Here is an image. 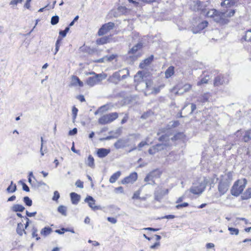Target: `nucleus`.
Wrapping results in <instances>:
<instances>
[{
    "instance_id": "obj_6",
    "label": "nucleus",
    "mask_w": 251,
    "mask_h": 251,
    "mask_svg": "<svg viewBox=\"0 0 251 251\" xmlns=\"http://www.w3.org/2000/svg\"><path fill=\"white\" fill-rule=\"evenodd\" d=\"M207 184V181L205 179H204L201 181L198 185L196 184L193 185L190 188V191L195 195H199L202 193V192L204 190L206 185Z\"/></svg>"
},
{
    "instance_id": "obj_59",
    "label": "nucleus",
    "mask_w": 251,
    "mask_h": 251,
    "mask_svg": "<svg viewBox=\"0 0 251 251\" xmlns=\"http://www.w3.org/2000/svg\"><path fill=\"white\" fill-rule=\"evenodd\" d=\"M77 128H74V129H73L72 130H71L69 131V134L70 135H74L77 133Z\"/></svg>"
},
{
    "instance_id": "obj_21",
    "label": "nucleus",
    "mask_w": 251,
    "mask_h": 251,
    "mask_svg": "<svg viewBox=\"0 0 251 251\" xmlns=\"http://www.w3.org/2000/svg\"><path fill=\"white\" fill-rule=\"evenodd\" d=\"M153 59V55H151L149 57L144 60V61L140 64V67L142 69L145 68L146 66L150 64V63L152 61Z\"/></svg>"
},
{
    "instance_id": "obj_49",
    "label": "nucleus",
    "mask_w": 251,
    "mask_h": 251,
    "mask_svg": "<svg viewBox=\"0 0 251 251\" xmlns=\"http://www.w3.org/2000/svg\"><path fill=\"white\" fill-rule=\"evenodd\" d=\"M19 183H21V185H22L23 189L24 191H25L26 192H29V187L27 186V185L24 181H23L22 180H20L19 181Z\"/></svg>"
},
{
    "instance_id": "obj_24",
    "label": "nucleus",
    "mask_w": 251,
    "mask_h": 251,
    "mask_svg": "<svg viewBox=\"0 0 251 251\" xmlns=\"http://www.w3.org/2000/svg\"><path fill=\"white\" fill-rule=\"evenodd\" d=\"M70 196L73 204H76L78 203L80 199V196L79 195L75 192H72L70 194Z\"/></svg>"
},
{
    "instance_id": "obj_18",
    "label": "nucleus",
    "mask_w": 251,
    "mask_h": 251,
    "mask_svg": "<svg viewBox=\"0 0 251 251\" xmlns=\"http://www.w3.org/2000/svg\"><path fill=\"white\" fill-rule=\"evenodd\" d=\"M179 125V123L178 121H171L167 125L165 129L162 128L159 129L160 132L158 133L159 134L160 132H165L166 130L172 129L173 128Z\"/></svg>"
},
{
    "instance_id": "obj_43",
    "label": "nucleus",
    "mask_w": 251,
    "mask_h": 251,
    "mask_svg": "<svg viewBox=\"0 0 251 251\" xmlns=\"http://www.w3.org/2000/svg\"><path fill=\"white\" fill-rule=\"evenodd\" d=\"M208 25V22L206 21L202 22L198 25V28L200 30H201L205 28Z\"/></svg>"
},
{
    "instance_id": "obj_47",
    "label": "nucleus",
    "mask_w": 251,
    "mask_h": 251,
    "mask_svg": "<svg viewBox=\"0 0 251 251\" xmlns=\"http://www.w3.org/2000/svg\"><path fill=\"white\" fill-rule=\"evenodd\" d=\"M158 147H159V146H154L152 147L149 150V153L150 154H155L156 152H157L156 148H158Z\"/></svg>"
},
{
    "instance_id": "obj_42",
    "label": "nucleus",
    "mask_w": 251,
    "mask_h": 251,
    "mask_svg": "<svg viewBox=\"0 0 251 251\" xmlns=\"http://www.w3.org/2000/svg\"><path fill=\"white\" fill-rule=\"evenodd\" d=\"M58 211L59 213L62 214L64 216L67 215L66 213V207L65 206L61 205L59 206L58 208Z\"/></svg>"
},
{
    "instance_id": "obj_15",
    "label": "nucleus",
    "mask_w": 251,
    "mask_h": 251,
    "mask_svg": "<svg viewBox=\"0 0 251 251\" xmlns=\"http://www.w3.org/2000/svg\"><path fill=\"white\" fill-rule=\"evenodd\" d=\"M84 201L85 202H87L88 203V205L89 206V207H91V209L93 210H96L101 209L100 206L95 205V200L92 197L90 196H87L85 198Z\"/></svg>"
},
{
    "instance_id": "obj_9",
    "label": "nucleus",
    "mask_w": 251,
    "mask_h": 251,
    "mask_svg": "<svg viewBox=\"0 0 251 251\" xmlns=\"http://www.w3.org/2000/svg\"><path fill=\"white\" fill-rule=\"evenodd\" d=\"M206 5L204 2L200 0L194 1L191 4V8L194 11H201V13L204 14L205 13Z\"/></svg>"
},
{
    "instance_id": "obj_11",
    "label": "nucleus",
    "mask_w": 251,
    "mask_h": 251,
    "mask_svg": "<svg viewBox=\"0 0 251 251\" xmlns=\"http://www.w3.org/2000/svg\"><path fill=\"white\" fill-rule=\"evenodd\" d=\"M159 140L160 141H165V143L158 144L155 145L159 146V147L156 148L157 151L166 150L170 145L169 143V138L166 134L161 136L159 138Z\"/></svg>"
},
{
    "instance_id": "obj_33",
    "label": "nucleus",
    "mask_w": 251,
    "mask_h": 251,
    "mask_svg": "<svg viewBox=\"0 0 251 251\" xmlns=\"http://www.w3.org/2000/svg\"><path fill=\"white\" fill-rule=\"evenodd\" d=\"M86 164L91 168H94V159L92 155H90L88 156L87 160L86 161Z\"/></svg>"
},
{
    "instance_id": "obj_48",
    "label": "nucleus",
    "mask_w": 251,
    "mask_h": 251,
    "mask_svg": "<svg viewBox=\"0 0 251 251\" xmlns=\"http://www.w3.org/2000/svg\"><path fill=\"white\" fill-rule=\"evenodd\" d=\"M224 13L226 14V18L228 17H231L233 16L235 13V10H230L229 11H226V12H224Z\"/></svg>"
},
{
    "instance_id": "obj_13",
    "label": "nucleus",
    "mask_w": 251,
    "mask_h": 251,
    "mask_svg": "<svg viewBox=\"0 0 251 251\" xmlns=\"http://www.w3.org/2000/svg\"><path fill=\"white\" fill-rule=\"evenodd\" d=\"M226 14L224 12H219L216 13L214 16L213 20L217 23H220L222 24H226L228 22V20L226 18Z\"/></svg>"
},
{
    "instance_id": "obj_1",
    "label": "nucleus",
    "mask_w": 251,
    "mask_h": 251,
    "mask_svg": "<svg viewBox=\"0 0 251 251\" xmlns=\"http://www.w3.org/2000/svg\"><path fill=\"white\" fill-rule=\"evenodd\" d=\"M247 181L246 178L238 179L235 182L231 189V194L234 196H238L245 189Z\"/></svg>"
},
{
    "instance_id": "obj_64",
    "label": "nucleus",
    "mask_w": 251,
    "mask_h": 251,
    "mask_svg": "<svg viewBox=\"0 0 251 251\" xmlns=\"http://www.w3.org/2000/svg\"><path fill=\"white\" fill-rule=\"evenodd\" d=\"M191 113H192L193 111L196 110V105L194 103H191Z\"/></svg>"
},
{
    "instance_id": "obj_38",
    "label": "nucleus",
    "mask_w": 251,
    "mask_h": 251,
    "mask_svg": "<svg viewBox=\"0 0 251 251\" xmlns=\"http://www.w3.org/2000/svg\"><path fill=\"white\" fill-rule=\"evenodd\" d=\"M112 106L110 104L103 105L99 108V110L102 112L111 109Z\"/></svg>"
},
{
    "instance_id": "obj_44",
    "label": "nucleus",
    "mask_w": 251,
    "mask_h": 251,
    "mask_svg": "<svg viewBox=\"0 0 251 251\" xmlns=\"http://www.w3.org/2000/svg\"><path fill=\"white\" fill-rule=\"evenodd\" d=\"M228 230L230 231V233L231 235H238L239 234V230L237 228L228 227Z\"/></svg>"
},
{
    "instance_id": "obj_53",
    "label": "nucleus",
    "mask_w": 251,
    "mask_h": 251,
    "mask_svg": "<svg viewBox=\"0 0 251 251\" xmlns=\"http://www.w3.org/2000/svg\"><path fill=\"white\" fill-rule=\"evenodd\" d=\"M140 191H136L132 197V199H139L140 198Z\"/></svg>"
},
{
    "instance_id": "obj_12",
    "label": "nucleus",
    "mask_w": 251,
    "mask_h": 251,
    "mask_svg": "<svg viewBox=\"0 0 251 251\" xmlns=\"http://www.w3.org/2000/svg\"><path fill=\"white\" fill-rule=\"evenodd\" d=\"M114 26V24L112 22H109L103 25L99 29L98 35L102 36L106 34L110 30L112 29Z\"/></svg>"
},
{
    "instance_id": "obj_14",
    "label": "nucleus",
    "mask_w": 251,
    "mask_h": 251,
    "mask_svg": "<svg viewBox=\"0 0 251 251\" xmlns=\"http://www.w3.org/2000/svg\"><path fill=\"white\" fill-rule=\"evenodd\" d=\"M138 176L136 172L131 173L128 176L126 177L122 180L123 184L133 183L137 179Z\"/></svg>"
},
{
    "instance_id": "obj_27",
    "label": "nucleus",
    "mask_w": 251,
    "mask_h": 251,
    "mask_svg": "<svg viewBox=\"0 0 251 251\" xmlns=\"http://www.w3.org/2000/svg\"><path fill=\"white\" fill-rule=\"evenodd\" d=\"M210 97V95L209 93H204L199 97L198 100L201 102L204 103L208 100Z\"/></svg>"
},
{
    "instance_id": "obj_23",
    "label": "nucleus",
    "mask_w": 251,
    "mask_h": 251,
    "mask_svg": "<svg viewBox=\"0 0 251 251\" xmlns=\"http://www.w3.org/2000/svg\"><path fill=\"white\" fill-rule=\"evenodd\" d=\"M143 47V44L142 43H138L136 45L133 46L129 51V54H135L136 52L141 50Z\"/></svg>"
},
{
    "instance_id": "obj_31",
    "label": "nucleus",
    "mask_w": 251,
    "mask_h": 251,
    "mask_svg": "<svg viewBox=\"0 0 251 251\" xmlns=\"http://www.w3.org/2000/svg\"><path fill=\"white\" fill-rule=\"evenodd\" d=\"M51 232L52 229L50 227H45L41 230L40 234L44 236H47L50 234Z\"/></svg>"
},
{
    "instance_id": "obj_22",
    "label": "nucleus",
    "mask_w": 251,
    "mask_h": 251,
    "mask_svg": "<svg viewBox=\"0 0 251 251\" xmlns=\"http://www.w3.org/2000/svg\"><path fill=\"white\" fill-rule=\"evenodd\" d=\"M164 87V85H160L157 87H152L151 90H148V91H146L144 92V94L146 96H147L148 95H150L151 94H156L159 92L160 89L163 88Z\"/></svg>"
},
{
    "instance_id": "obj_37",
    "label": "nucleus",
    "mask_w": 251,
    "mask_h": 251,
    "mask_svg": "<svg viewBox=\"0 0 251 251\" xmlns=\"http://www.w3.org/2000/svg\"><path fill=\"white\" fill-rule=\"evenodd\" d=\"M245 41H251V29L246 31L245 35L242 38Z\"/></svg>"
},
{
    "instance_id": "obj_30",
    "label": "nucleus",
    "mask_w": 251,
    "mask_h": 251,
    "mask_svg": "<svg viewBox=\"0 0 251 251\" xmlns=\"http://www.w3.org/2000/svg\"><path fill=\"white\" fill-rule=\"evenodd\" d=\"M121 175V173L120 171H118L113 174L110 179L109 181L111 183H113L116 182V181L118 179V178Z\"/></svg>"
},
{
    "instance_id": "obj_56",
    "label": "nucleus",
    "mask_w": 251,
    "mask_h": 251,
    "mask_svg": "<svg viewBox=\"0 0 251 251\" xmlns=\"http://www.w3.org/2000/svg\"><path fill=\"white\" fill-rule=\"evenodd\" d=\"M189 205L188 203L187 202H184L182 204H178L176 205V208L177 209L181 208L182 207H187Z\"/></svg>"
},
{
    "instance_id": "obj_36",
    "label": "nucleus",
    "mask_w": 251,
    "mask_h": 251,
    "mask_svg": "<svg viewBox=\"0 0 251 251\" xmlns=\"http://www.w3.org/2000/svg\"><path fill=\"white\" fill-rule=\"evenodd\" d=\"M250 139H251V129L247 130L243 137V140L245 142H248Z\"/></svg>"
},
{
    "instance_id": "obj_58",
    "label": "nucleus",
    "mask_w": 251,
    "mask_h": 251,
    "mask_svg": "<svg viewBox=\"0 0 251 251\" xmlns=\"http://www.w3.org/2000/svg\"><path fill=\"white\" fill-rule=\"evenodd\" d=\"M107 220L108 222L111 223L112 224H115L117 223V220L116 218L113 217H108Z\"/></svg>"
},
{
    "instance_id": "obj_17",
    "label": "nucleus",
    "mask_w": 251,
    "mask_h": 251,
    "mask_svg": "<svg viewBox=\"0 0 251 251\" xmlns=\"http://www.w3.org/2000/svg\"><path fill=\"white\" fill-rule=\"evenodd\" d=\"M125 73H126L127 75H129L128 70L127 69H124L122 70L114 73L111 76V79L113 81H119L120 80L121 74Z\"/></svg>"
},
{
    "instance_id": "obj_62",
    "label": "nucleus",
    "mask_w": 251,
    "mask_h": 251,
    "mask_svg": "<svg viewBox=\"0 0 251 251\" xmlns=\"http://www.w3.org/2000/svg\"><path fill=\"white\" fill-rule=\"evenodd\" d=\"M76 98L81 102H83L85 100V98L83 95H79L77 96Z\"/></svg>"
},
{
    "instance_id": "obj_45",
    "label": "nucleus",
    "mask_w": 251,
    "mask_h": 251,
    "mask_svg": "<svg viewBox=\"0 0 251 251\" xmlns=\"http://www.w3.org/2000/svg\"><path fill=\"white\" fill-rule=\"evenodd\" d=\"M61 41V38L59 37L56 42V43H55V49L54 54H56L57 53V52H58V51L59 50V47H60V43Z\"/></svg>"
},
{
    "instance_id": "obj_40",
    "label": "nucleus",
    "mask_w": 251,
    "mask_h": 251,
    "mask_svg": "<svg viewBox=\"0 0 251 251\" xmlns=\"http://www.w3.org/2000/svg\"><path fill=\"white\" fill-rule=\"evenodd\" d=\"M16 190V185L15 184H13V182L11 181V184L7 188V191L8 192L13 193Z\"/></svg>"
},
{
    "instance_id": "obj_5",
    "label": "nucleus",
    "mask_w": 251,
    "mask_h": 251,
    "mask_svg": "<svg viewBox=\"0 0 251 251\" xmlns=\"http://www.w3.org/2000/svg\"><path fill=\"white\" fill-rule=\"evenodd\" d=\"M119 116L117 112L110 113L101 116L99 119V123L101 125H106L113 122L117 119Z\"/></svg>"
},
{
    "instance_id": "obj_32",
    "label": "nucleus",
    "mask_w": 251,
    "mask_h": 251,
    "mask_svg": "<svg viewBox=\"0 0 251 251\" xmlns=\"http://www.w3.org/2000/svg\"><path fill=\"white\" fill-rule=\"evenodd\" d=\"M243 200H248L251 198V188H248L242 195Z\"/></svg>"
},
{
    "instance_id": "obj_25",
    "label": "nucleus",
    "mask_w": 251,
    "mask_h": 251,
    "mask_svg": "<svg viewBox=\"0 0 251 251\" xmlns=\"http://www.w3.org/2000/svg\"><path fill=\"white\" fill-rule=\"evenodd\" d=\"M237 2L236 0H223L221 2V6H226V7H230L234 5Z\"/></svg>"
},
{
    "instance_id": "obj_35",
    "label": "nucleus",
    "mask_w": 251,
    "mask_h": 251,
    "mask_svg": "<svg viewBox=\"0 0 251 251\" xmlns=\"http://www.w3.org/2000/svg\"><path fill=\"white\" fill-rule=\"evenodd\" d=\"M109 40V37L108 36L102 37L97 40V44L98 45H103L107 43Z\"/></svg>"
},
{
    "instance_id": "obj_20",
    "label": "nucleus",
    "mask_w": 251,
    "mask_h": 251,
    "mask_svg": "<svg viewBox=\"0 0 251 251\" xmlns=\"http://www.w3.org/2000/svg\"><path fill=\"white\" fill-rule=\"evenodd\" d=\"M192 88L191 85L189 84H185L182 88V89H178L176 92V95H182L184 93L188 92Z\"/></svg>"
},
{
    "instance_id": "obj_8",
    "label": "nucleus",
    "mask_w": 251,
    "mask_h": 251,
    "mask_svg": "<svg viewBox=\"0 0 251 251\" xmlns=\"http://www.w3.org/2000/svg\"><path fill=\"white\" fill-rule=\"evenodd\" d=\"M169 193L168 189L163 188L162 186L157 187L154 192V200L160 201L163 197Z\"/></svg>"
},
{
    "instance_id": "obj_28",
    "label": "nucleus",
    "mask_w": 251,
    "mask_h": 251,
    "mask_svg": "<svg viewBox=\"0 0 251 251\" xmlns=\"http://www.w3.org/2000/svg\"><path fill=\"white\" fill-rule=\"evenodd\" d=\"M174 67L173 66H170L165 71V77L167 78L170 77L174 74Z\"/></svg>"
},
{
    "instance_id": "obj_19",
    "label": "nucleus",
    "mask_w": 251,
    "mask_h": 251,
    "mask_svg": "<svg viewBox=\"0 0 251 251\" xmlns=\"http://www.w3.org/2000/svg\"><path fill=\"white\" fill-rule=\"evenodd\" d=\"M110 151L109 149L100 148L98 150L97 154L99 157L103 158L106 156L109 153Z\"/></svg>"
},
{
    "instance_id": "obj_41",
    "label": "nucleus",
    "mask_w": 251,
    "mask_h": 251,
    "mask_svg": "<svg viewBox=\"0 0 251 251\" xmlns=\"http://www.w3.org/2000/svg\"><path fill=\"white\" fill-rule=\"evenodd\" d=\"M217 11H218L214 9H211L206 12V16L208 17L213 18L216 13H217Z\"/></svg>"
},
{
    "instance_id": "obj_54",
    "label": "nucleus",
    "mask_w": 251,
    "mask_h": 251,
    "mask_svg": "<svg viewBox=\"0 0 251 251\" xmlns=\"http://www.w3.org/2000/svg\"><path fill=\"white\" fill-rule=\"evenodd\" d=\"M23 0H12L10 2V4L11 5H16L18 3H22Z\"/></svg>"
},
{
    "instance_id": "obj_4",
    "label": "nucleus",
    "mask_w": 251,
    "mask_h": 251,
    "mask_svg": "<svg viewBox=\"0 0 251 251\" xmlns=\"http://www.w3.org/2000/svg\"><path fill=\"white\" fill-rule=\"evenodd\" d=\"M142 79L143 76L142 75V72H138L137 74L134 76L135 81L139 82V83L137 85L136 87L139 86L140 85H145L146 86V89L145 91H148V90H151L152 87H154L152 81L148 80L145 82L143 81Z\"/></svg>"
},
{
    "instance_id": "obj_16",
    "label": "nucleus",
    "mask_w": 251,
    "mask_h": 251,
    "mask_svg": "<svg viewBox=\"0 0 251 251\" xmlns=\"http://www.w3.org/2000/svg\"><path fill=\"white\" fill-rule=\"evenodd\" d=\"M128 139H120L114 143V147L116 149H120L127 147Z\"/></svg>"
},
{
    "instance_id": "obj_3",
    "label": "nucleus",
    "mask_w": 251,
    "mask_h": 251,
    "mask_svg": "<svg viewBox=\"0 0 251 251\" xmlns=\"http://www.w3.org/2000/svg\"><path fill=\"white\" fill-rule=\"evenodd\" d=\"M231 178L228 175H225L220 180L218 185V191L221 195L225 194L228 189Z\"/></svg>"
},
{
    "instance_id": "obj_46",
    "label": "nucleus",
    "mask_w": 251,
    "mask_h": 251,
    "mask_svg": "<svg viewBox=\"0 0 251 251\" xmlns=\"http://www.w3.org/2000/svg\"><path fill=\"white\" fill-rule=\"evenodd\" d=\"M59 17L58 16H52L51 19L50 23L52 25H56L59 22Z\"/></svg>"
},
{
    "instance_id": "obj_34",
    "label": "nucleus",
    "mask_w": 251,
    "mask_h": 251,
    "mask_svg": "<svg viewBox=\"0 0 251 251\" xmlns=\"http://www.w3.org/2000/svg\"><path fill=\"white\" fill-rule=\"evenodd\" d=\"M17 232L20 235H23V233L26 234V231L24 228V225L22 223H19L17 227Z\"/></svg>"
},
{
    "instance_id": "obj_55",
    "label": "nucleus",
    "mask_w": 251,
    "mask_h": 251,
    "mask_svg": "<svg viewBox=\"0 0 251 251\" xmlns=\"http://www.w3.org/2000/svg\"><path fill=\"white\" fill-rule=\"evenodd\" d=\"M60 197L59 193L58 191H55L54 192V196L52 198L53 201H57Z\"/></svg>"
},
{
    "instance_id": "obj_2",
    "label": "nucleus",
    "mask_w": 251,
    "mask_h": 251,
    "mask_svg": "<svg viewBox=\"0 0 251 251\" xmlns=\"http://www.w3.org/2000/svg\"><path fill=\"white\" fill-rule=\"evenodd\" d=\"M90 74L94 75L93 76L88 77L86 81V83L91 87L94 86V85L99 84L102 80L105 79L107 76L105 74H97L94 72L90 73Z\"/></svg>"
},
{
    "instance_id": "obj_63",
    "label": "nucleus",
    "mask_w": 251,
    "mask_h": 251,
    "mask_svg": "<svg viewBox=\"0 0 251 251\" xmlns=\"http://www.w3.org/2000/svg\"><path fill=\"white\" fill-rule=\"evenodd\" d=\"M175 217V216L173 215H168L165 216L164 217H162V219L165 218V219H174Z\"/></svg>"
},
{
    "instance_id": "obj_60",
    "label": "nucleus",
    "mask_w": 251,
    "mask_h": 251,
    "mask_svg": "<svg viewBox=\"0 0 251 251\" xmlns=\"http://www.w3.org/2000/svg\"><path fill=\"white\" fill-rule=\"evenodd\" d=\"M147 144L148 143L146 141H142L141 142H140L138 146L139 148V150H140V148H142V147H143L144 146Z\"/></svg>"
},
{
    "instance_id": "obj_39",
    "label": "nucleus",
    "mask_w": 251,
    "mask_h": 251,
    "mask_svg": "<svg viewBox=\"0 0 251 251\" xmlns=\"http://www.w3.org/2000/svg\"><path fill=\"white\" fill-rule=\"evenodd\" d=\"M209 79V76H206L205 77L201 78L200 81H199L197 82V85L200 86L201 84H206L208 82Z\"/></svg>"
},
{
    "instance_id": "obj_50",
    "label": "nucleus",
    "mask_w": 251,
    "mask_h": 251,
    "mask_svg": "<svg viewBox=\"0 0 251 251\" xmlns=\"http://www.w3.org/2000/svg\"><path fill=\"white\" fill-rule=\"evenodd\" d=\"M77 112L78 109L75 106H74L72 109V114L74 120L75 119L77 116Z\"/></svg>"
},
{
    "instance_id": "obj_26",
    "label": "nucleus",
    "mask_w": 251,
    "mask_h": 251,
    "mask_svg": "<svg viewBox=\"0 0 251 251\" xmlns=\"http://www.w3.org/2000/svg\"><path fill=\"white\" fill-rule=\"evenodd\" d=\"M72 85H78L80 87L83 86V82L80 80L79 78L75 75H73L72 78Z\"/></svg>"
},
{
    "instance_id": "obj_57",
    "label": "nucleus",
    "mask_w": 251,
    "mask_h": 251,
    "mask_svg": "<svg viewBox=\"0 0 251 251\" xmlns=\"http://www.w3.org/2000/svg\"><path fill=\"white\" fill-rule=\"evenodd\" d=\"M75 185L79 188H83V183L79 180H78L75 182Z\"/></svg>"
},
{
    "instance_id": "obj_61",
    "label": "nucleus",
    "mask_w": 251,
    "mask_h": 251,
    "mask_svg": "<svg viewBox=\"0 0 251 251\" xmlns=\"http://www.w3.org/2000/svg\"><path fill=\"white\" fill-rule=\"evenodd\" d=\"M159 246H160V243L159 242H156L154 244H153V245H151L150 247V248L151 249H154L158 247Z\"/></svg>"
},
{
    "instance_id": "obj_51",
    "label": "nucleus",
    "mask_w": 251,
    "mask_h": 251,
    "mask_svg": "<svg viewBox=\"0 0 251 251\" xmlns=\"http://www.w3.org/2000/svg\"><path fill=\"white\" fill-rule=\"evenodd\" d=\"M69 30V27H66L65 30H61L59 32V34L60 35H61L62 37H65L66 36V34L68 32Z\"/></svg>"
},
{
    "instance_id": "obj_10",
    "label": "nucleus",
    "mask_w": 251,
    "mask_h": 251,
    "mask_svg": "<svg viewBox=\"0 0 251 251\" xmlns=\"http://www.w3.org/2000/svg\"><path fill=\"white\" fill-rule=\"evenodd\" d=\"M229 79L226 76L220 75L216 76L214 80V86H220L228 84Z\"/></svg>"
},
{
    "instance_id": "obj_7",
    "label": "nucleus",
    "mask_w": 251,
    "mask_h": 251,
    "mask_svg": "<svg viewBox=\"0 0 251 251\" xmlns=\"http://www.w3.org/2000/svg\"><path fill=\"white\" fill-rule=\"evenodd\" d=\"M160 176L159 172L157 170H154L149 173L144 178V181L147 184L153 185L155 184V179L159 178Z\"/></svg>"
},
{
    "instance_id": "obj_29",
    "label": "nucleus",
    "mask_w": 251,
    "mask_h": 251,
    "mask_svg": "<svg viewBox=\"0 0 251 251\" xmlns=\"http://www.w3.org/2000/svg\"><path fill=\"white\" fill-rule=\"evenodd\" d=\"M11 210L13 212H22L25 210V207L21 204H14L11 207Z\"/></svg>"
},
{
    "instance_id": "obj_52",
    "label": "nucleus",
    "mask_w": 251,
    "mask_h": 251,
    "mask_svg": "<svg viewBox=\"0 0 251 251\" xmlns=\"http://www.w3.org/2000/svg\"><path fill=\"white\" fill-rule=\"evenodd\" d=\"M24 201L25 203L28 206L31 205V200L28 197H25L24 198Z\"/></svg>"
}]
</instances>
